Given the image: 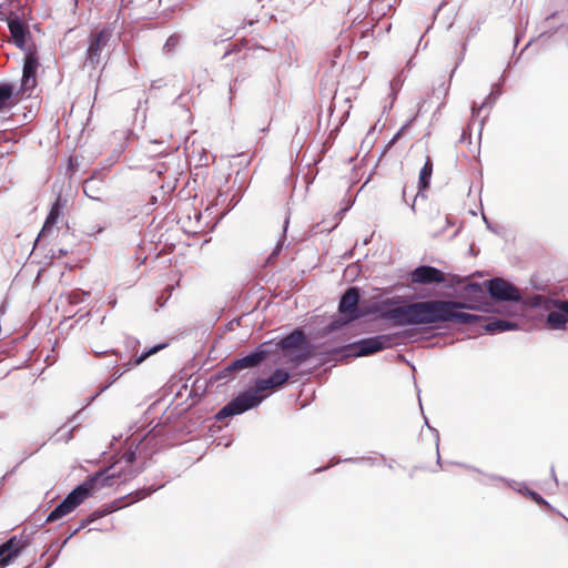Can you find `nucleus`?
Masks as SVG:
<instances>
[{"mask_svg":"<svg viewBox=\"0 0 568 568\" xmlns=\"http://www.w3.org/2000/svg\"><path fill=\"white\" fill-rule=\"evenodd\" d=\"M468 302L429 300L406 304L381 312L379 317L393 322L395 326L430 325L444 322L470 325L480 316L460 312L459 310H479L476 303L485 300L480 283H470L464 287Z\"/></svg>","mask_w":568,"mask_h":568,"instance_id":"obj_1","label":"nucleus"},{"mask_svg":"<svg viewBox=\"0 0 568 568\" xmlns=\"http://www.w3.org/2000/svg\"><path fill=\"white\" fill-rule=\"evenodd\" d=\"M119 473L114 466L95 473L81 485L75 487L68 496L49 514L47 523H53L72 513L94 491L104 487H112L116 483Z\"/></svg>","mask_w":568,"mask_h":568,"instance_id":"obj_2","label":"nucleus"},{"mask_svg":"<svg viewBox=\"0 0 568 568\" xmlns=\"http://www.w3.org/2000/svg\"><path fill=\"white\" fill-rule=\"evenodd\" d=\"M277 346L282 349V364L288 369L297 368L312 355L306 336L301 329H295L282 338Z\"/></svg>","mask_w":568,"mask_h":568,"instance_id":"obj_3","label":"nucleus"},{"mask_svg":"<svg viewBox=\"0 0 568 568\" xmlns=\"http://www.w3.org/2000/svg\"><path fill=\"white\" fill-rule=\"evenodd\" d=\"M359 291L357 287H349L342 296L338 305L341 318L332 321L328 326L329 332H334L342 326L354 322L365 315L358 306Z\"/></svg>","mask_w":568,"mask_h":568,"instance_id":"obj_4","label":"nucleus"},{"mask_svg":"<svg viewBox=\"0 0 568 568\" xmlns=\"http://www.w3.org/2000/svg\"><path fill=\"white\" fill-rule=\"evenodd\" d=\"M263 399V396L256 394V392L247 390L241 393L231 402H229L217 414V419L235 416L242 414L255 406H257Z\"/></svg>","mask_w":568,"mask_h":568,"instance_id":"obj_5","label":"nucleus"},{"mask_svg":"<svg viewBox=\"0 0 568 568\" xmlns=\"http://www.w3.org/2000/svg\"><path fill=\"white\" fill-rule=\"evenodd\" d=\"M396 335L384 334L363 338L351 345L356 356H368L395 344Z\"/></svg>","mask_w":568,"mask_h":568,"instance_id":"obj_6","label":"nucleus"},{"mask_svg":"<svg viewBox=\"0 0 568 568\" xmlns=\"http://www.w3.org/2000/svg\"><path fill=\"white\" fill-rule=\"evenodd\" d=\"M112 37L110 28H103L98 32H92L89 37V45L87 50V61L95 67L101 62V52L108 45Z\"/></svg>","mask_w":568,"mask_h":568,"instance_id":"obj_7","label":"nucleus"},{"mask_svg":"<svg viewBox=\"0 0 568 568\" xmlns=\"http://www.w3.org/2000/svg\"><path fill=\"white\" fill-rule=\"evenodd\" d=\"M445 281V273L429 265H420L409 273V283L412 286L443 284Z\"/></svg>","mask_w":568,"mask_h":568,"instance_id":"obj_8","label":"nucleus"},{"mask_svg":"<svg viewBox=\"0 0 568 568\" xmlns=\"http://www.w3.org/2000/svg\"><path fill=\"white\" fill-rule=\"evenodd\" d=\"M487 291L496 301H519V291L504 278L495 277L486 282Z\"/></svg>","mask_w":568,"mask_h":568,"instance_id":"obj_9","label":"nucleus"},{"mask_svg":"<svg viewBox=\"0 0 568 568\" xmlns=\"http://www.w3.org/2000/svg\"><path fill=\"white\" fill-rule=\"evenodd\" d=\"M67 199L62 197L61 195H58L38 235V241L49 236L53 227L59 223V221L63 219V212L67 206Z\"/></svg>","mask_w":568,"mask_h":568,"instance_id":"obj_10","label":"nucleus"},{"mask_svg":"<svg viewBox=\"0 0 568 568\" xmlns=\"http://www.w3.org/2000/svg\"><path fill=\"white\" fill-rule=\"evenodd\" d=\"M39 67L38 58L34 53H28L24 57L23 72L21 80V90H32L37 85V70Z\"/></svg>","mask_w":568,"mask_h":568,"instance_id":"obj_11","label":"nucleus"},{"mask_svg":"<svg viewBox=\"0 0 568 568\" xmlns=\"http://www.w3.org/2000/svg\"><path fill=\"white\" fill-rule=\"evenodd\" d=\"M23 547L22 540L17 537H12L0 545V568L8 566L21 552Z\"/></svg>","mask_w":568,"mask_h":568,"instance_id":"obj_12","label":"nucleus"},{"mask_svg":"<svg viewBox=\"0 0 568 568\" xmlns=\"http://www.w3.org/2000/svg\"><path fill=\"white\" fill-rule=\"evenodd\" d=\"M266 356L265 351H256L244 357L233 361L226 368V372H236L257 366Z\"/></svg>","mask_w":568,"mask_h":568,"instance_id":"obj_13","label":"nucleus"},{"mask_svg":"<svg viewBox=\"0 0 568 568\" xmlns=\"http://www.w3.org/2000/svg\"><path fill=\"white\" fill-rule=\"evenodd\" d=\"M9 31L17 47L23 48L26 44L27 29L19 19H9L8 21Z\"/></svg>","mask_w":568,"mask_h":568,"instance_id":"obj_14","label":"nucleus"},{"mask_svg":"<svg viewBox=\"0 0 568 568\" xmlns=\"http://www.w3.org/2000/svg\"><path fill=\"white\" fill-rule=\"evenodd\" d=\"M14 97V87L10 83H0V112L17 104Z\"/></svg>","mask_w":568,"mask_h":568,"instance_id":"obj_15","label":"nucleus"},{"mask_svg":"<svg viewBox=\"0 0 568 568\" xmlns=\"http://www.w3.org/2000/svg\"><path fill=\"white\" fill-rule=\"evenodd\" d=\"M432 174H433V162H432L430 158H427L424 166L420 169V172H419L418 193L425 191L429 186Z\"/></svg>","mask_w":568,"mask_h":568,"instance_id":"obj_16","label":"nucleus"},{"mask_svg":"<svg viewBox=\"0 0 568 568\" xmlns=\"http://www.w3.org/2000/svg\"><path fill=\"white\" fill-rule=\"evenodd\" d=\"M567 322L566 314L562 312L560 306L557 311H552L547 315V324L550 328H564Z\"/></svg>","mask_w":568,"mask_h":568,"instance_id":"obj_17","label":"nucleus"},{"mask_svg":"<svg viewBox=\"0 0 568 568\" xmlns=\"http://www.w3.org/2000/svg\"><path fill=\"white\" fill-rule=\"evenodd\" d=\"M515 325L509 321L495 320L485 325V329L490 333L505 332L511 329Z\"/></svg>","mask_w":568,"mask_h":568,"instance_id":"obj_18","label":"nucleus"},{"mask_svg":"<svg viewBox=\"0 0 568 568\" xmlns=\"http://www.w3.org/2000/svg\"><path fill=\"white\" fill-rule=\"evenodd\" d=\"M163 347H165L164 344L162 345H156L152 348H150L149 351L142 353L140 356H138L133 362H129L125 364V371H129L131 369L132 366H136V365H140L141 363H143L148 357H150L151 355L158 353L160 349H162Z\"/></svg>","mask_w":568,"mask_h":568,"instance_id":"obj_19","label":"nucleus"},{"mask_svg":"<svg viewBox=\"0 0 568 568\" xmlns=\"http://www.w3.org/2000/svg\"><path fill=\"white\" fill-rule=\"evenodd\" d=\"M270 377L273 381L274 385L277 388H280L288 382L291 375L287 371L278 368V369H275L274 373Z\"/></svg>","mask_w":568,"mask_h":568,"instance_id":"obj_20","label":"nucleus"},{"mask_svg":"<svg viewBox=\"0 0 568 568\" xmlns=\"http://www.w3.org/2000/svg\"><path fill=\"white\" fill-rule=\"evenodd\" d=\"M268 389H277L271 377L257 379L255 383V389L253 392H256V394H258L261 392H266Z\"/></svg>","mask_w":568,"mask_h":568,"instance_id":"obj_21","label":"nucleus"},{"mask_svg":"<svg viewBox=\"0 0 568 568\" xmlns=\"http://www.w3.org/2000/svg\"><path fill=\"white\" fill-rule=\"evenodd\" d=\"M526 495L540 506H548V503L536 491L527 489Z\"/></svg>","mask_w":568,"mask_h":568,"instance_id":"obj_22","label":"nucleus"},{"mask_svg":"<svg viewBox=\"0 0 568 568\" xmlns=\"http://www.w3.org/2000/svg\"><path fill=\"white\" fill-rule=\"evenodd\" d=\"M120 507L121 506H113V505H111V506L105 507L103 510H95L92 514L93 518L91 520H93L94 518H100V517H103V516H105L108 514H111L112 511L119 509Z\"/></svg>","mask_w":568,"mask_h":568,"instance_id":"obj_23","label":"nucleus"},{"mask_svg":"<svg viewBox=\"0 0 568 568\" xmlns=\"http://www.w3.org/2000/svg\"><path fill=\"white\" fill-rule=\"evenodd\" d=\"M459 143L470 144L471 143V132L469 126L463 130L462 135L459 138Z\"/></svg>","mask_w":568,"mask_h":568,"instance_id":"obj_24","label":"nucleus"},{"mask_svg":"<svg viewBox=\"0 0 568 568\" xmlns=\"http://www.w3.org/2000/svg\"><path fill=\"white\" fill-rule=\"evenodd\" d=\"M179 37L178 36H171L165 43V47L172 49L179 44Z\"/></svg>","mask_w":568,"mask_h":568,"instance_id":"obj_25","label":"nucleus"},{"mask_svg":"<svg viewBox=\"0 0 568 568\" xmlns=\"http://www.w3.org/2000/svg\"><path fill=\"white\" fill-rule=\"evenodd\" d=\"M400 133H402V130H400V131H398V132L394 135V138L388 142V144H387V149L392 148V146L395 144V142H396V141H397V139L399 138Z\"/></svg>","mask_w":568,"mask_h":568,"instance_id":"obj_26","label":"nucleus"},{"mask_svg":"<svg viewBox=\"0 0 568 568\" xmlns=\"http://www.w3.org/2000/svg\"><path fill=\"white\" fill-rule=\"evenodd\" d=\"M560 307H561L562 312L566 314V318L568 321V302H562L560 304Z\"/></svg>","mask_w":568,"mask_h":568,"instance_id":"obj_27","label":"nucleus"},{"mask_svg":"<svg viewBox=\"0 0 568 568\" xmlns=\"http://www.w3.org/2000/svg\"><path fill=\"white\" fill-rule=\"evenodd\" d=\"M383 304H384V305H390V304H393V300H387V301H385Z\"/></svg>","mask_w":568,"mask_h":568,"instance_id":"obj_28","label":"nucleus"},{"mask_svg":"<svg viewBox=\"0 0 568 568\" xmlns=\"http://www.w3.org/2000/svg\"><path fill=\"white\" fill-rule=\"evenodd\" d=\"M116 374H118V377L122 376V373H119V371H116V372L114 373V375H116Z\"/></svg>","mask_w":568,"mask_h":568,"instance_id":"obj_29","label":"nucleus"}]
</instances>
